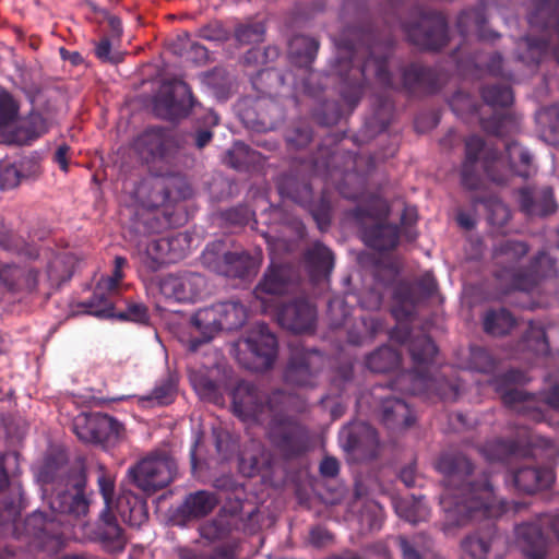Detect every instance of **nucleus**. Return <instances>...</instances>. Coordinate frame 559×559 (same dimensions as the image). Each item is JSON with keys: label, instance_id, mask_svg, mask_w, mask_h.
Listing matches in <instances>:
<instances>
[{"label": "nucleus", "instance_id": "nucleus-1", "mask_svg": "<svg viewBox=\"0 0 559 559\" xmlns=\"http://www.w3.org/2000/svg\"><path fill=\"white\" fill-rule=\"evenodd\" d=\"M337 57L334 72L340 79V94L353 110L361 99L369 76L383 86L391 87L392 75L388 68L392 40L381 39L369 25L347 26L334 39Z\"/></svg>", "mask_w": 559, "mask_h": 559}, {"label": "nucleus", "instance_id": "nucleus-2", "mask_svg": "<svg viewBox=\"0 0 559 559\" xmlns=\"http://www.w3.org/2000/svg\"><path fill=\"white\" fill-rule=\"evenodd\" d=\"M436 468L444 475L445 483L440 497L444 532L465 526L474 520L498 518L504 512V503L498 501L488 474L484 473L479 480H468L474 465L463 454L440 455Z\"/></svg>", "mask_w": 559, "mask_h": 559}, {"label": "nucleus", "instance_id": "nucleus-3", "mask_svg": "<svg viewBox=\"0 0 559 559\" xmlns=\"http://www.w3.org/2000/svg\"><path fill=\"white\" fill-rule=\"evenodd\" d=\"M464 144L465 158L461 167V183L469 191L479 189L481 185L479 165L486 177L497 185H504L511 175L528 178L535 171L532 155L515 141L506 144L508 164L498 148L488 145L479 135L467 136Z\"/></svg>", "mask_w": 559, "mask_h": 559}, {"label": "nucleus", "instance_id": "nucleus-4", "mask_svg": "<svg viewBox=\"0 0 559 559\" xmlns=\"http://www.w3.org/2000/svg\"><path fill=\"white\" fill-rule=\"evenodd\" d=\"M86 473L83 467H71L62 477L63 488L50 501L51 511L73 519L85 518L90 499L86 496ZM63 522L58 515L48 518L43 512H33L24 521L25 533L38 540L44 548L60 546L64 539Z\"/></svg>", "mask_w": 559, "mask_h": 559}, {"label": "nucleus", "instance_id": "nucleus-5", "mask_svg": "<svg viewBox=\"0 0 559 559\" xmlns=\"http://www.w3.org/2000/svg\"><path fill=\"white\" fill-rule=\"evenodd\" d=\"M392 337L401 343L407 342V349L414 367L412 370L401 372L389 382L392 391H400L411 395H425L428 399L437 396L442 401H455L459 388L455 383L443 377H432L430 366L438 354V348L427 334L411 335L408 330L394 331Z\"/></svg>", "mask_w": 559, "mask_h": 559}, {"label": "nucleus", "instance_id": "nucleus-6", "mask_svg": "<svg viewBox=\"0 0 559 559\" xmlns=\"http://www.w3.org/2000/svg\"><path fill=\"white\" fill-rule=\"evenodd\" d=\"M390 212L389 203L376 194L348 212L366 246L379 252L392 251L400 243V227L386 222Z\"/></svg>", "mask_w": 559, "mask_h": 559}, {"label": "nucleus", "instance_id": "nucleus-7", "mask_svg": "<svg viewBox=\"0 0 559 559\" xmlns=\"http://www.w3.org/2000/svg\"><path fill=\"white\" fill-rule=\"evenodd\" d=\"M292 395L283 390L267 392L261 384L241 380L231 391V408L242 421L263 424L276 413L287 412Z\"/></svg>", "mask_w": 559, "mask_h": 559}, {"label": "nucleus", "instance_id": "nucleus-8", "mask_svg": "<svg viewBox=\"0 0 559 559\" xmlns=\"http://www.w3.org/2000/svg\"><path fill=\"white\" fill-rule=\"evenodd\" d=\"M132 148L150 167L173 173L183 163L182 140L170 129L150 127L141 132L132 143Z\"/></svg>", "mask_w": 559, "mask_h": 559}, {"label": "nucleus", "instance_id": "nucleus-9", "mask_svg": "<svg viewBox=\"0 0 559 559\" xmlns=\"http://www.w3.org/2000/svg\"><path fill=\"white\" fill-rule=\"evenodd\" d=\"M234 350L241 367L264 372L272 369L276 361L278 343L267 324L259 323L235 343Z\"/></svg>", "mask_w": 559, "mask_h": 559}, {"label": "nucleus", "instance_id": "nucleus-10", "mask_svg": "<svg viewBox=\"0 0 559 559\" xmlns=\"http://www.w3.org/2000/svg\"><path fill=\"white\" fill-rule=\"evenodd\" d=\"M266 436L272 447L285 460L305 455L310 449L308 427L295 415L276 413L267 421Z\"/></svg>", "mask_w": 559, "mask_h": 559}, {"label": "nucleus", "instance_id": "nucleus-11", "mask_svg": "<svg viewBox=\"0 0 559 559\" xmlns=\"http://www.w3.org/2000/svg\"><path fill=\"white\" fill-rule=\"evenodd\" d=\"M201 260L216 274L241 280L253 277L260 266L258 257L245 250L230 251L223 240L209 243L202 252Z\"/></svg>", "mask_w": 559, "mask_h": 559}, {"label": "nucleus", "instance_id": "nucleus-12", "mask_svg": "<svg viewBox=\"0 0 559 559\" xmlns=\"http://www.w3.org/2000/svg\"><path fill=\"white\" fill-rule=\"evenodd\" d=\"M402 27L408 41L423 50L438 51L448 45V22L441 12L416 9L413 21Z\"/></svg>", "mask_w": 559, "mask_h": 559}, {"label": "nucleus", "instance_id": "nucleus-13", "mask_svg": "<svg viewBox=\"0 0 559 559\" xmlns=\"http://www.w3.org/2000/svg\"><path fill=\"white\" fill-rule=\"evenodd\" d=\"M177 464L165 452H154L128 468L127 477L146 495L167 487L175 478Z\"/></svg>", "mask_w": 559, "mask_h": 559}, {"label": "nucleus", "instance_id": "nucleus-14", "mask_svg": "<svg viewBox=\"0 0 559 559\" xmlns=\"http://www.w3.org/2000/svg\"><path fill=\"white\" fill-rule=\"evenodd\" d=\"M237 112L245 127L255 132L272 131L285 118L273 96H246L238 102Z\"/></svg>", "mask_w": 559, "mask_h": 559}, {"label": "nucleus", "instance_id": "nucleus-15", "mask_svg": "<svg viewBox=\"0 0 559 559\" xmlns=\"http://www.w3.org/2000/svg\"><path fill=\"white\" fill-rule=\"evenodd\" d=\"M73 431L84 442L108 448L120 440L123 426L107 414L92 413L78 416L73 421Z\"/></svg>", "mask_w": 559, "mask_h": 559}, {"label": "nucleus", "instance_id": "nucleus-16", "mask_svg": "<svg viewBox=\"0 0 559 559\" xmlns=\"http://www.w3.org/2000/svg\"><path fill=\"white\" fill-rule=\"evenodd\" d=\"M323 366L324 357L319 350L294 346L290 348L284 380L295 386L313 388Z\"/></svg>", "mask_w": 559, "mask_h": 559}, {"label": "nucleus", "instance_id": "nucleus-17", "mask_svg": "<svg viewBox=\"0 0 559 559\" xmlns=\"http://www.w3.org/2000/svg\"><path fill=\"white\" fill-rule=\"evenodd\" d=\"M195 105L190 86L182 80H173L155 96L153 109L157 117L175 121L187 117Z\"/></svg>", "mask_w": 559, "mask_h": 559}, {"label": "nucleus", "instance_id": "nucleus-18", "mask_svg": "<svg viewBox=\"0 0 559 559\" xmlns=\"http://www.w3.org/2000/svg\"><path fill=\"white\" fill-rule=\"evenodd\" d=\"M277 189L283 198H287L304 207H309L313 219L321 230H324L330 225V205L322 199L318 206H311L313 191L308 181L300 180L293 175H283L278 179Z\"/></svg>", "mask_w": 559, "mask_h": 559}, {"label": "nucleus", "instance_id": "nucleus-19", "mask_svg": "<svg viewBox=\"0 0 559 559\" xmlns=\"http://www.w3.org/2000/svg\"><path fill=\"white\" fill-rule=\"evenodd\" d=\"M189 238L178 233L174 236L157 237L147 241L141 252V262L152 272L159 270L164 264L181 260L186 253Z\"/></svg>", "mask_w": 559, "mask_h": 559}, {"label": "nucleus", "instance_id": "nucleus-20", "mask_svg": "<svg viewBox=\"0 0 559 559\" xmlns=\"http://www.w3.org/2000/svg\"><path fill=\"white\" fill-rule=\"evenodd\" d=\"M555 273L551 258L545 252H539L532 261L531 269H507L496 273L500 281L508 282V290L532 292L539 280Z\"/></svg>", "mask_w": 559, "mask_h": 559}, {"label": "nucleus", "instance_id": "nucleus-21", "mask_svg": "<svg viewBox=\"0 0 559 559\" xmlns=\"http://www.w3.org/2000/svg\"><path fill=\"white\" fill-rule=\"evenodd\" d=\"M205 289V277L191 271L167 274L159 281L160 294L167 299L181 304L197 301Z\"/></svg>", "mask_w": 559, "mask_h": 559}, {"label": "nucleus", "instance_id": "nucleus-22", "mask_svg": "<svg viewBox=\"0 0 559 559\" xmlns=\"http://www.w3.org/2000/svg\"><path fill=\"white\" fill-rule=\"evenodd\" d=\"M173 173H160L153 179L141 183L139 194H146L145 205L152 209L167 206L186 197L182 180Z\"/></svg>", "mask_w": 559, "mask_h": 559}, {"label": "nucleus", "instance_id": "nucleus-23", "mask_svg": "<svg viewBox=\"0 0 559 559\" xmlns=\"http://www.w3.org/2000/svg\"><path fill=\"white\" fill-rule=\"evenodd\" d=\"M343 448L360 461H370L378 456L379 437L377 430L367 423L352 424L341 431Z\"/></svg>", "mask_w": 559, "mask_h": 559}, {"label": "nucleus", "instance_id": "nucleus-24", "mask_svg": "<svg viewBox=\"0 0 559 559\" xmlns=\"http://www.w3.org/2000/svg\"><path fill=\"white\" fill-rule=\"evenodd\" d=\"M276 319L281 326L294 333L312 332L316 328L317 310L304 298L285 302L277 308Z\"/></svg>", "mask_w": 559, "mask_h": 559}, {"label": "nucleus", "instance_id": "nucleus-25", "mask_svg": "<svg viewBox=\"0 0 559 559\" xmlns=\"http://www.w3.org/2000/svg\"><path fill=\"white\" fill-rule=\"evenodd\" d=\"M545 524L542 514L534 521L522 522L514 527L515 542L528 559H546L548 555V538L543 530Z\"/></svg>", "mask_w": 559, "mask_h": 559}, {"label": "nucleus", "instance_id": "nucleus-26", "mask_svg": "<svg viewBox=\"0 0 559 559\" xmlns=\"http://www.w3.org/2000/svg\"><path fill=\"white\" fill-rule=\"evenodd\" d=\"M377 414L382 425L392 433H400L416 421L409 404L397 396H382Z\"/></svg>", "mask_w": 559, "mask_h": 559}, {"label": "nucleus", "instance_id": "nucleus-27", "mask_svg": "<svg viewBox=\"0 0 559 559\" xmlns=\"http://www.w3.org/2000/svg\"><path fill=\"white\" fill-rule=\"evenodd\" d=\"M554 479L549 468L528 465H521L506 476L507 485H511L518 492L527 495L549 488Z\"/></svg>", "mask_w": 559, "mask_h": 559}, {"label": "nucleus", "instance_id": "nucleus-28", "mask_svg": "<svg viewBox=\"0 0 559 559\" xmlns=\"http://www.w3.org/2000/svg\"><path fill=\"white\" fill-rule=\"evenodd\" d=\"M39 272L16 263L0 264V285L11 294H33L38 288Z\"/></svg>", "mask_w": 559, "mask_h": 559}, {"label": "nucleus", "instance_id": "nucleus-29", "mask_svg": "<svg viewBox=\"0 0 559 559\" xmlns=\"http://www.w3.org/2000/svg\"><path fill=\"white\" fill-rule=\"evenodd\" d=\"M95 539L107 552L116 554L124 550L128 538L111 510L104 509L94 532Z\"/></svg>", "mask_w": 559, "mask_h": 559}, {"label": "nucleus", "instance_id": "nucleus-30", "mask_svg": "<svg viewBox=\"0 0 559 559\" xmlns=\"http://www.w3.org/2000/svg\"><path fill=\"white\" fill-rule=\"evenodd\" d=\"M191 323L200 333V336L190 338L189 349L191 352H197L201 345L211 342L219 332L223 331L217 304L199 309L192 316Z\"/></svg>", "mask_w": 559, "mask_h": 559}, {"label": "nucleus", "instance_id": "nucleus-31", "mask_svg": "<svg viewBox=\"0 0 559 559\" xmlns=\"http://www.w3.org/2000/svg\"><path fill=\"white\" fill-rule=\"evenodd\" d=\"M402 84L409 94H432L439 88L436 71L417 62L403 68Z\"/></svg>", "mask_w": 559, "mask_h": 559}, {"label": "nucleus", "instance_id": "nucleus-32", "mask_svg": "<svg viewBox=\"0 0 559 559\" xmlns=\"http://www.w3.org/2000/svg\"><path fill=\"white\" fill-rule=\"evenodd\" d=\"M116 512L131 527H140L148 519L146 500L130 490H122L118 496Z\"/></svg>", "mask_w": 559, "mask_h": 559}, {"label": "nucleus", "instance_id": "nucleus-33", "mask_svg": "<svg viewBox=\"0 0 559 559\" xmlns=\"http://www.w3.org/2000/svg\"><path fill=\"white\" fill-rule=\"evenodd\" d=\"M304 258L311 282L317 284L330 276L334 267V254L321 241L313 242Z\"/></svg>", "mask_w": 559, "mask_h": 559}, {"label": "nucleus", "instance_id": "nucleus-34", "mask_svg": "<svg viewBox=\"0 0 559 559\" xmlns=\"http://www.w3.org/2000/svg\"><path fill=\"white\" fill-rule=\"evenodd\" d=\"M519 202L523 213L527 216H547L556 212L557 203L550 187H545L535 195L531 188L519 190Z\"/></svg>", "mask_w": 559, "mask_h": 559}, {"label": "nucleus", "instance_id": "nucleus-35", "mask_svg": "<svg viewBox=\"0 0 559 559\" xmlns=\"http://www.w3.org/2000/svg\"><path fill=\"white\" fill-rule=\"evenodd\" d=\"M293 283V270L287 265H272L254 289L258 298L263 295H283Z\"/></svg>", "mask_w": 559, "mask_h": 559}, {"label": "nucleus", "instance_id": "nucleus-36", "mask_svg": "<svg viewBox=\"0 0 559 559\" xmlns=\"http://www.w3.org/2000/svg\"><path fill=\"white\" fill-rule=\"evenodd\" d=\"M486 14L481 8H472L463 10L456 19V29L463 37H467L471 32H475L481 40H493L499 34L486 28Z\"/></svg>", "mask_w": 559, "mask_h": 559}, {"label": "nucleus", "instance_id": "nucleus-37", "mask_svg": "<svg viewBox=\"0 0 559 559\" xmlns=\"http://www.w3.org/2000/svg\"><path fill=\"white\" fill-rule=\"evenodd\" d=\"M318 50L319 41L313 37L295 35L288 43L290 62L300 69L309 71L310 76L313 75L310 66L314 61Z\"/></svg>", "mask_w": 559, "mask_h": 559}, {"label": "nucleus", "instance_id": "nucleus-38", "mask_svg": "<svg viewBox=\"0 0 559 559\" xmlns=\"http://www.w3.org/2000/svg\"><path fill=\"white\" fill-rule=\"evenodd\" d=\"M499 538L497 527L488 523L485 527L466 536L462 542V548L473 559H486L493 543Z\"/></svg>", "mask_w": 559, "mask_h": 559}, {"label": "nucleus", "instance_id": "nucleus-39", "mask_svg": "<svg viewBox=\"0 0 559 559\" xmlns=\"http://www.w3.org/2000/svg\"><path fill=\"white\" fill-rule=\"evenodd\" d=\"M216 495L206 490H199L189 493L181 506L178 513L187 520L206 516L217 506Z\"/></svg>", "mask_w": 559, "mask_h": 559}, {"label": "nucleus", "instance_id": "nucleus-40", "mask_svg": "<svg viewBox=\"0 0 559 559\" xmlns=\"http://www.w3.org/2000/svg\"><path fill=\"white\" fill-rule=\"evenodd\" d=\"M516 346L519 352L531 356L548 355L550 347L544 325L540 322L530 321Z\"/></svg>", "mask_w": 559, "mask_h": 559}, {"label": "nucleus", "instance_id": "nucleus-41", "mask_svg": "<svg viewBox=\"0 0 559 559\" xmlns=\"http://www.w3.org/2000/svg\"><path fill=\"white\" fill-rule=\"evenodd\" d=\"M178 380L174 374L162 378L147 395L139 397L143 406H166L171 404L177 395Z\"/></svg>", "mask_w": 559, "mask_h": 559}, {"label": "nucleus", "instance_id": "nucleus-42", "mask_svg": "<svg viewBox=\"0 0 559 559\" xmlns=\"http://www.w3.org/2000/svg\"><path fill=\"white\" fill-rule=\"evenodd\" d=\"M501 400L506 407L528 416L533 420H540L544 415L535 407L534 399L519 389H507L501 393Z\"/></svg>", "mask_w": 559, "mask_h": 559}, {"label": "nucleus", "instance_id": "nucleus-43", "mask_svg": "<svg viewBox=\"0 0 559 559\" xmlns=\"http://www.w3.org/2000/svg\"><path fill=\"white\" fill-rule=\"evenodd\" d=\"M479 452L489 462H507L520 454V447L514 440L496 438L480 445Z\"/></svg>", "mask_w": 559, "mask_h": 559}, {"label": "nucleus", "instance_id": "nucleus-44", "mask_svg": "<svg viewBox=\"0 0 559 559\" xmlns=\"http://www.w3.org/2000/svg\"><path fill=\"white\" fill-rule=\"evenodd\" d=\"M515 323L512 313L504 308L489 309L483 318L484 331L492 336H502L510 333Z\"/></svg>", "mask_w": 559, "mask_h": 559}, {"label": "nucleus", "instance_id": "nucleus-45", "mask_svg": "<svg viewBox=\"0 0 559 559\" xmlns=\"http://www.w3.org/2000/svg\"><path fill=\"white\" fill-rule=\"evenodd\" d=\"M397 546L402 559H427L432 548V540L425 534L412 537L401 535L397 537Z\"/></svg>", "mask_w": 559, "mask_h": 559}, {"label": "nucleus", "instance_id": "nucleus-46", "mask_svg": "<svg viewBox=\"0 0 559 559\" xmlns=\"http://www.w3.org/2000/svg\"><path fill=\"white\" fill-rule=\"evenodd\" d=\"M400 364L401 354L390 346H381L366 357V367L377 373L390 372Z\"/></svg>", "mask_w": 559, "mask_h": 559}, {"label": "nucleus", "instance_id": "nucleus-47", "mask_svg": "<svg viewBox=\"0 0 559 559\" xmlns=\"http://www.w3.org/2000/svg\"><path fill=\"white\" fill-rule=\"evenodd\" d=\"M285 75L277 69L266 67L260 69L251 76V83L261 96H272L273 93L285 84Z\"/></svg>", "mask_w": 559, "mask_h": 559}, {"label": "nucleus", "instance_id": "nucleus-48", "mask_svg": "<svg viewBox=\"0 0 559 559\" xmlns=\"http://www.w3.org/2000/svg\"><path fill=\"white\" fill-rule=\"evenodd\" d=\"M223 331L241 328L247 320V308L239 301L230 300L217 304Z\"/></svg>", "mask_w": 559, "mask_h": 559}, {"label": "nucleus", "instance_id": "nucleus-49", "mask_svg": "<svg viewBox=\"0 0 559 559\" xmlns=\"http://www.w3.org/2000/svg\"><path fill=\"white\" fill-rule=\"evenodd\" d=\"M170 49L173 53L180 57L186 56L187 59L197 63H203L209 59L207 49L203 45L192 41L187 33L178 35L176 40L170 44Z\"/></svg>", "mask_w": 559, "mask_h": 559}, {"label": "nucleus", "instance_id": "nucleus-50", "mask_svg": "<svg viewBox=\"0 0 559 559\" xmlns=\"http://www.w3.org/2000/svg\"><path fill=\"white\" fill-rule=\"evenodd\" d=\"M85 312L98 319H111L115 317L112 297L108 296L102 287H96L91 298L82 302Z\"/></svg>", "mask_w": 559, "mask_h": 559}, {"label": "nucleus", "instance_id": "nucleus-51", "mask_svg": "<svg viewBox=\"0 0 559 559\" xmlns=\"http://www.w3.org/2000/svg\"><path fill=\"white\" fill-rule=\"evenodd\" d=\"M21 490L17 489L15 498L5 499L0 502V538L16 528V520L20 516Z\"/></svg>", "mask_w": 559, "mask_h": 559}, {"label": "nucleus", "instance_id": "nucleus-52", "mask_svg": "<svg viewBox=\"0 0 559 559\" xmlns=\"http://www.w3.org/2000/svg\"><path fill=\"white\" fill-rule=\"evenodd\" d=\"M480 95L483 100L491 107H509L513 103V93L508 85H485L480 91Z\"/></svg>", "mask_w": 559, "mask_h": 559}, {"label": "nucleus", "instance_id": "nucleus-53", "mask_svg": "<svg viewBox=\"0 0 559 559\" xmlns=\"http://www.w3.org/2000/svg\"><path fill=\"white\" fill-rule=\"evenodd\" d=\"M48 120L40 112L31 111L21 123L19 132L24 134V141L31 142L48 132Z\"/></svg>", "mask_w": 559, "mask_h": 559}, {"label": "nucleus", "instance_id": "nucleus-54", "mask_svg": "<svg viewBox=\"0 0 559 559\" xmlns=\"http://www.w3.org/2000/svg\"><path fill=\"white\" fill-rule=\"evenodd\" d=\"M528 252V246L524 241L507 239L495 249V258L502 262H518Z\"/></svg>", "mask_w": 559, "mask_h": 559}, {"label": "nucleus", "instance_id": "nucleus-55", "mask_svg": "<svg viewBox=\"0 0 559 559\" xmlns=\"http://www.w3.org/2000/svg\"><path fill=\"white\" fill-rule=\"evenodd\" d=\"M193 385L202 399L214 403H218L223 400L221 385L217 383V381L211 379L206 374L195 376L193 379Z\"/></svg>", "mask_w": 559, "mask_h": 559}, {"label": "nucleus", "instance_id": "nucleus-56", "mask_svg": "<svg viewBox=\"0 0 559 559\" xmlns=\"http://www.w3.org/2000/svg\"><path fill=\"white\" fill-rule=\"evenodd\" d=\"M47 276L52 284L60 285L72 276L71 266L66 254L56 255L47 265Z\"/></svg>", "mask_w": 559, "mask_h": 559}, {"label": "nucleus", "instance_id": "nucleus-57", "mask_svg": "<svg viewBox=\"0 0 559 559\" xmlns=\"http://www.w3.org/2000/svg\"><path fill=\"white\" fill-rule=\"evenodd\" d=\"M265 25L262 22L241 24L235 29L236 39L240 44H255L263 40Z\"/></svg>", "mask_w": 559, "mask_h": 559}, {"label": "nucleus", "instance_id": "nucleus-58", "mask_svg": "<svg viewBox=\"0 0 559 559\" xmlns=\"http://www.w3.org/2000/svg\"><path fill=\"white\" fill-rule=\"evenodd\" d=\"M20 169L16 162L11 163L8 160L0 162V190L11 191L22 185Z\"/></svg>", "mask_w": 559, "mask_h": 559}, {"label": "nucleus", "instance_id": "nucleus-59", "mask_svg": "<svg viewBox=\"0 0 559 559\" xmlns=\"http://www.w3.org/2000/svg\"><path fill=\"white\" fill-rule=\"evenodd\" d=\"M547 388L540 393L542 401L555 411H559V370L545 377Z\"/></svg>", "mask_w": 559, "mask_h": 559}, {"label": "nucleus", "instance_id": "nucleus-60", "mask_svg": "<svg viewBox=\"0 0 559 559\" xmlns=\"http://www.w3.org/2000/svg\"><path fill=\"white\" fill-rule=\"evenodd\" d=\"M115 319L145 324L150 321L147 307L142 302H129L126 310L116 312Z\"/></svg>", "mask_w": 559, "mask_h": 559}, {"label": "nucleus", "instance_id": "nucleus-61", "mask_svg": "<svg viewBox=\"0 0 559 559\" xmlns=\"http://www.w3.org/2000/svg\"><path fill=\"white\" fill-rule=\"evenodd\" d=\"M400 515L404 518L407 522L416 524L426 520L428 515L427 507L421 502L420 499L409 502L405 501V507L401 504L397 509Z\"/></svg>", "mask_w": 559, "mask_h": 559}, {"label": "nucleus", "instance_id": "nucleus-62", "mask_svg": "<svg viewBox=\"0 0 559 559\" xmlns=\"http://www.w3.org/2000/svg\"><path fill=\"white\" fill-rule=\"evenodd\" d=\"M19 114V106L10 93L0 92V128L12 123Z\"/></svg>", "mask_w": 559, "mask_h": 559}, {"label": "nucleus", "instance_id": "nucleus-63", "mask_svg": "<svg viewBox=\"0 0 559 559\" xmlns=\"http://www.w3.org/2000/svg\"><path fill=\"white\" fill-rule=\"evenodd\" d=\"M23 182H34L43 175V167L36 157H24L16 162Z\"/></svg>", "mask_w": 559, "mask_h": 559}, {"label": "nucleus", "instance_id": "nucleus-64", "mask_svg": "<svg viewBox=\"0 0 559 559\" xmlns=\"http://www.w3.org/2000/svg\"><path fill=\"white\" fill-rule=\"evenodd\" d=\"M312 140V130L308 126L292 128L286 134V142L289 148L300 150L306 147Z\"/></svg>", "mask_w": 559, "mask_h": 559}]
</instances>
